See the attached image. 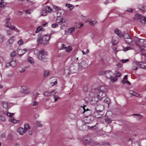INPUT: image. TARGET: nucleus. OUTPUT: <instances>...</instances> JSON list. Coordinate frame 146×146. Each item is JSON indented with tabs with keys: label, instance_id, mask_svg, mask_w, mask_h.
<instances>
[{
	"label": "nucleus",
	"instance_id": "11",
	"mask_svg": "<svg viewBox=\"0 0 146 146\" xmlns=\"http://www.w3.org/2000/svg\"><path fill=\"white\" fill-rule=\"evenodd\" d=\"M30 49H29L25 48L23 49H18V54L21 56L23 55L26 52H27L30 51Z\"/></svg>",
	"mask_w": 146,
	"mask_h": 146
},
{
	"label": "nucleus",
	"instance_id": "18",
	"mask_svg": "<svg viewBox=\"0 0 146 146\" xmlns=\"http://www.w3.org/2000/svg\"><path fill=\"white\" fill-rule=\"evenodd\" d=\"M17 132L20 135H22L25 133L26 132L23 128L20 127L17 130Z\"/></svg>",
	"mask_w": 146,
	"mask_h": 146
},
{
	"label": "nucleus",
	"instance_id": "42",
	"mask_svg": "<svg viewBox=\"0 0 146 146\" xmlns=\"http://www.w3.org/2000/svg\"><path fill=\"white\" fill-rule=\"evenodd\" d=\"M104 102L108 105L109 104L110 101L109 98H106L104 100Z\"/></svg>",
	"mask_w": 146,
	"mask_h": 146
},
{
	"label": "nucleus",
	"instance_id": "51",
	"mask_svg": "<svg viewBox=\"0 0 146 146\" xmlns=\"http://www.w3.org/2000/svg\"><path fill=\"white\" fill-rule=\"evenodd\" d=\"M95 143V142L94 141H92V139L91 141H90L88 143L89 145H90L92 146Z\"/></svg>",
	"mask_w": 146,
	"mask_h": 146
},
{
	"label": "nucleus",
	"instance_id": "4",
	"mask_svg": "<svg viewBox=\"0 0 146 146\" xmlns=\"http://www.w3.org/2000/svg\"><path fill=\"white\" fill-rule=\"evenodd\" d=\"M89 95L90 97L89 99L91 104H96L98 101L99 98L96 96L95 93L92 91L90 93Z\"/></svg>",
	"mask_w": 146,
	"mask_h": 146
},
{
	"label": "nucleus",
	"instance_id": "15",
	"mask_svg": "<svg viewBox=\"0 0 146 146\" xmlns=\"http://www.w3.org/2000/svg\"><path fill=\"white\" fill-rule=\"evenodd\" d=\"M21 92L23 94H27L29 92V88L27 86H24L21 88Z\"/></svg>",
	"mask_w": 146,
	"mask_h": 146
},
{
	"label": "nucleus",
	"instance_id": "48",
	"mask_svg": "<svg viewBox=\"0 0 146 146\" xmlns=\"http://www.w3.org/2000/svg\"><path fill=\"white\" fill-rule=\"evenodd\" d=\"M50 92L51 95H54L57 92L56 90H54Z\"/></svg>",
	"mask_w": 146,
	"mask_h": 146
},
{
	"label": "nucleus",
	"instance_id": "46",
	"mask_svg": "<svg viewBox=\"0 0 146 146\" xmlns=\"http://www.w3.org/2000/svg\"><path fill=\"white\" fill-rule=\"evenodd\" d=\"M38 95L39 94L37 93H36L35 94H34L33 97V99L35 100L36 98V96Z\"/></svg>",
	"mask_w": 146,
	"mask_h": 146
},
{
	"label": "nucleus",
	"instance_id": "8",
	"mask_svg": "<svg viewBox=\"0 0 146 146\" xmlns=\"http://www.w3.org/2000/svg\"><path fill=\"white\" fill-rule=\"evenodd\" d=\"M123 36L124 39L125 41L127 43L129 44L132 42V39L128 33H125L123 34Z\"/></svg>",
	"mask_w": 146,
	"mask_h": 146
},
{
	"label": "nucleus",
	"instance_id": "5",
	"mask_svg": "<svg viewBox=\"0 0 146 146\" xmlns=\"http://www.w3.org/2000/svg\"><path fill=\"white\" fill-rule=\"evenodd\" d=\"M137 44L141 48V51L142 52L143 49L142 48L143 47H146V40L144 39H138L136 42Z\"/></svg>",
	"mask_w": 146,
	"mask_h": 146
},
{
	"label": "nucleus",
	"instance_id": "61",
	"mask_svg": "<svg viewBox=\"0 0 146 146\" xmlns=\"http://www.w3.org/2000/svg\"><path fill=\"white\" fill-rule=\"evenodd\" d=\"M132 69L133 70H137L138 68L136 66H133L132 67Z\"/></svg>",
	"mask_w": 146,
	"mask_h": 146
},
{
	"label": "nucleus",
	"instance_id": "40",
	"mask_svg": "<svg viewBox=\"0 0 146 146\" xmlns=\"http://www.w3.org/2000/svg\"><path fill=\"white\" fill-rule=\"evenodd\" d=\"M4 38V36L0 34V43L2 42Z\"/></svg>",
	"mask_w": 146,
	"mask_h": 146
},
{
	"label": "nucleus",
	"instance_id": "10",
	"mask_svg": "<svg viewBox=\"0 0 146 146\" xmlns=\"http://www.w3.org/2000/svg\"><path fill=\"white\" fill-rule=\"evenodd\" d=\"M95 94L100 100H102L103 98L106 97V94L105 93L101 92H95Z\"/></svg>",
	"mask_w": 146,
	"mask_h": 146
},
{
	"label": "nucleus",
	"instance_id": "37",
	"mask_svg": "<svg viewBox=\"0 0 146 146\" xmlns=\"http://www.w3.org/2000/svg\"><path fill=\"white\" fill-rule=\"evenodd\" d=\"M109 79L110 80V81L112 82H113L116 81L117 80V78L116 77H115L112 78L111 77Z\"/></svg>",
	"mask_w": 146,
	"mask_h": 146
},
{
	"label": "nucleus",
	"instance_id": "29",
	"mask_svg": "<svg viewBox=\"0 0 146 146\" xmlns=\"http://www.w3.org/2000/svg\"><path fill=\"white\" fill-rule=\"evenodd\" d=\"M45 9L46 11L48 12H51L52 10L50 7L47 6L46 7Z\"/></svg>",
	"mask_w": 146,
	"mask_h": 146
},
{
	"label": "nucleus",
	"instance_id": "64",
	"mask_svg": "<svg viewBox=\"0 0 146 146\" xmlns=\"http://www.w3.org/2000/svg\"><path fill=\"white\" fill-rule=\"evenodd\" d=\"M23 14V12L21 11H18V15H21Z\"/></svg>",
	"mask_w": 146,
	"mask_h": 146
},
{
	"label": "nucleus",
	"instance_id": "59",
	"mask_svg": "<svg viewBox=\"0 0 146 146\" xmlns=\"http://www.w3.org/2000/svg\"><path fill=\"white\" fill-rule=\"evenodd\" d=\"M51 84L52 86H54L57 84V82L56 81H55L54 82H52L50 83Z\"/></svg>",
	"mask_w": 146,
	"mask_h": 146
},
{
	"label": "nucleus",
	"instance_id": "7",
	"mask_svg": "<svg viewBox=\"0 0 146 146\" xmlns=\"http://www.w3.org/2000/svg\"><path fill=\"white\" fill-rule=\"evenodd\" d=\"M104 113L102 112H100L99 111H98L96 110L91 114L92 115L88 116V117L90 119L91 116H92L96 118H99L101 117L103 115Z\"/></svg>",
	"mask_w": 146,
	"mask_h": 146
},
{
	"label": "nucleus",
	"instance_id": "1",
	"mask_svg": "<svg viewBox=\"0 0 146 146\" xmlns=\"http://www.w3.org/2000/svg\"><path fill=\"white\" fill-rule=\"evenodd\" d=\"M50 38V36L48 35H43L39 33L37 41L39 43L42 44L43 45H46L49 44V41Z\"/></svg>",
	"mask_w": 146,
	"mask_h": 146
},
{
	"label": "nucleus",
	"instance_id": "55",
	"mask_svg": "<svg viewBox=\"0 0 146 146\" xmlns=\"http://www.w3.org/2000/svg\"><path fill=\"white\" fill-rule=\"evenodd\" d=\"M6 114L7 116L11 117L13 115L14 113H11L8 112V113H7Z\"/></svg>",
	"mask_w": 146,
	"mask_h": 146
},
{
	"label": "nucleus",
	"instance_id": "52",
	"mask_svg": "<svg viewBox=\"0 0 146 146\" xmlns=\"http://www.w3.org/2000/svg\"><path fill=\"white\" fill-rule=\"evenodd\" d=\"M32 106H34L37 105L38 104V102L34 101L33 102V103L31 104Z\"/></svg>",
	"mask_w": 146,
	"mask_h": 146
},
{
	"label": "nucleus",
	"instance_id": "56",
	"mask_svg": "<svg viewBox=\"0 0 146 146\" xmlns=\"http://www.w3.org/2000/svg\"><path fill=\"white\" fill-rule=\"evenodd\" d=\"M7 35L10 36L11 35V31L9 30H7L6 32Z\"/></svg>",
	"mask_w": 146,
	"mask_h": 146
},
{
	"label": "nucleus",
	"instance_id": "26",
	"mask_svg": "<svg viewBox=\"0 0 146 146\" xmlns=\"http://www.w3.org/2000/svg\"><path fill=\"white\" fill-rule=\"evenodd\" d=\"M6 27H7L9 28L11 30H14L15 29V26L11 24L7 25Z\"/></svg>",
	"mask_w": 146,
	"mask_h": 146
},
{
	"label": "nucleus",
	"instance_id": "2",
	"mask_svg": "<svg viewBox=\"0 0 146 146\" xmlns=\"http://www.w3.org/2000/svg\"><path fill=\"white\" fill-rule=\"evenodd\" d=\"M47 55V52L44 49H42L39 52L38 58L42 61L46 62H47L46 56Z\"/></svg>",
	"mask_w": 146,
	"mask_h": 146
},
{
	"label": "nucleus",
	"instance_id": "58",
	"mask_svg": "<svg viewBox=\"0 0 146 146\" xmlns=\"http://www.w3.org/2000/svg\"><path fill=\"white\" fill-rule=\"evenodd\" d=\"M16 55V52L15 51L13 52L11 54V55L12 57H14Z\"/></svg>",
	"mask_w": 146,
	"mask_h": 146
},
{
	"label": "nucleus",
	"instance_id": "24",
	"mask_svg": "<svg viewBox=\"0 0 146 146\" xmlns=\"http://www.w3.org/2000/svg\"><path fill=\"white\" fill-rule=\"evenodd\" d=\"M87 22H88L90 25L92 26H94L97 23V22L96 20H94L93 21H92L91 20H88Z\"/></svg>",
	"mask_w": 146,
	"mask_h": 146
},
{
	"label": "nucleus",
	"instance_id": "50",
	"mask_svg": "<svg viewBox=\"0 0 146 146\" xmlns=\"http://www.w3.org/2000/svg\"><path fill=\"white\" fill-rule=\"evenodd\" d=\"M83 25V24H82L80 23H78L77 24V25H76V29H78V28H80L82 25Z\"/></svg>",
	"mask_w": 146,
	"mask_h": 146
},
{
	"label": "nucleus",
	"instance_id": "35",
	"mask_svg": "<svg viewBox=\"0 0 146 146\" xmlns=\"http://www.w3.org/2000/svg\"><path fill=\"white\" fill-rule=\"evenodd\" d=\"M75 28L72 27V28H70L68 29V31L70 33H72L75 31Z\"/></svg>",
	"mask_w": 146,
	"mask_h": 146
},
{
	"label": "nucleus",
	"instance_id": "22",
	"mask_svg": "<svg viewBox=\"0 0 146 146\" xmlns=\"http://www.w3.org/2000/svg\"><path fill=\"white\" fill-rule=\"evenodd\" d=\"M30 129V127L28 124L26 123L24 125V129L25 131L26 132L27 131L29 130Z\"/></svg>",
	"mask_w": 146,
	"mask_h": 146
},
{
	"label": "nucleus",
	"instance_id": "12",
	"mask_svg": "<svg viewBox=\"0 0 146 146\" xmlns=\"http://www.w3.org/2000/svg\"><path fill=\"white\" fill-rule=\"evenodd\" d=\"M104 72V74L107 78L110 79L112 76L113 73L110 71H107Z\"/></svg>",
	"mask_w": 146,
	"mask_h": 146
},
{
	"label": "nucleus",
	"instance_id": "21",
	"mask_svg": "<svg viewBox=\"0 0 146 146\" xmlns=\"http://www.w3.org/2000/svg\"><path fill=\"white\" fill-rule=\"evenodd\" d=\"M15 39V37L14 36H12L8 40V42L10 44H11L13 43Z\"/></svg>",
	"mask_w": 146,
	"mask_h": 146
},
{
	"label": "nucleus",
	"instance_id": "32",
	"mask_svg": "<svg viewBox=\"0 0 146 146\" xmlns=\"http://www.w3.org/2000/svg\"><path fill=\"white\" fill-rule=\"evenodd\" d=\"M24 42H23V41L22 39L19 40L18 42V44L19 46H21L22 45H23L24 44Z\"/></svg>",
	"mask_w": 146,
	"mask_h": 146
},
{
	"label": "nucleus",
	"instance_id": "30",
	"mask_svg": "<svg viewBox=\"0 0 146 146\" xmlns=\"http://www.w3.org/2000/svg\"><path fill=\"white\" fill-rule=\"evenodd\" d=\"M50 74V71L48 70H45L44 71V76L45 77H46L48 76H49Z\"/></svg>",
	"mask_w": 146,
	"mask_h": 146
},
{
	"label": "nucleus",
	"instance_id": "28",
	"mask_svg": "<svg viewBox=\"0 0 146 146\" xmlns=\"http://www.w3.org/2000/svg\"><path fill=\"white\" fill-rule=\"evenodd\" d=\"M43 29V30H44V29H43L42 27V26H40L39 27H38L36 31H35V33H38L39 31H42V30Z\"/></svg>",
	"mask_w": 146,
	"mask_h": 146
},
{
	"label": "nucleus",
	"instance_id": "3",
	"mask_svg": "<svg viewBox=\"0 0 146 146\" xmlns=\"http://www.w3.org/2000/svg\"><path fill=\"white\" fill-rule=\"evenodd\" d=\"M56 22L60 25L64 27L67 26L68 20L65 18H63L62 16H58L56 19Z\"/></svg>",
	"mask_w": 146,
	"mask_h": 146
},
{
	"label": "nucleus",
	"instance_id": "23",
	"mask_svg": "<svg viewBox=\"0 0 146 146\" xmlns=\"http://www.w3.org/2000/svg\"><path fill=\"white\" fill-rule=\"evenodd\" d=\"M18 1L19 2V3L25 2H26L30 4H31L33 3V2L31 1L30 0H18Z\"/></svg>",
	"mask_w": 146,
	"mask_h": 146
},
{
	"label": "nucleus",
	"instance_id": "43",
	"mask_svg": "<svg viewBox=\"0 0 146 146\" xmlns=\"http://www.w3.org/2000/svg\"><path fill=\"white\" fill-rule=\"evenodd\" d=\"M114 37H113L112 39V41L113 43V45H115L117 44L118 42V41L117 40H114L113 38Z\"/></svg>",
	"mask_w": 146,
	"mask_h": 146
},
{
	"label": "nucleus",
	"instance_id": "39",
	"mask_svg": "<svg viewBox=\"0 0 146 146\" xmlns=\"http://www.w3.org/2000/svg\"><path fill=\"white\" fill-rule=\"evenodd\" d=\"M50 92H44V95L45 96H51V94Z\"/></svg>",
	"mask_w": 146,
	"mask_h": 146
},
{
	"label": "nucleus",
	"instance_id": "60",
	"mask_svg": "<svg viewBox=\"0 0 146 146\" xmlns=\"http://www.w3.org/2000/svg\"><path fill=\"white\" fill-rule=\"evenodd\" d=\"M10 20V19L9 18H6L5 20L6 23V24L8 23H9V22Z\"/></svg>",
	"mask_w": 146,
	"mask_h": 146
},
{
	"label": "nucleus",
	"instance_id": "27",
	"mask_svg": "<svg viewBox=\"0 0 146 146\" xmlns=\"http://www.w3.org/2000/svg\"><path fill=\"white\" fill-rule=\"evenodd\" d=\"M11 66L12 67H15L17 65V63L15 61H12L10 62Z\"/></svg>",
	"mask_w": 146,
	"mask_h": 146
},
{
	"label": "nucleus",
	"instance_id": "45",
	"mask_svg": "<svg viewBox=\"0 0 146 146\" xmlns=\"http://www.w3.org/2000/svg\"><path fill=\"white\" fill-rule=\"evenodd\" d=\"M53 8L54 9H55L56 10H57V11H60L61 10L60 8V7H57V6H53Z\"/></svg>",
	"mask_w": 146,
	"mask_h": 146
},
{
	"label": "nucleus",
	"instance_id": "62",
	"mask_svg": "<svg viewBox=\"0 0 146 146\" xmlns=\"http://www.w3.org/2000/svg\"><path fill=\"white\" fill-rule=\"evenodd\" d=\"M126 11H127L129 12H132L133 11V10L132 9H128L126 10Z\"/></svg>",
	"mask_w": 146,
	"mask_h": 146
},
{
	"label": "nucleus",
	"instance_id": "63",
	"mask_svg": "<svg viewBox=\"0 0 146 146\" xmlns=\"http://www.w3.org/2000/svg\"><path fill=\"white\" fill-rule=\"evenodd\" d=\"M16 32L19 33L20 32V30L18 29L17 28H15V29L14 30Z\"/></svg>",
	"mask_w": 146,
	"mask_h": 146
},
{
	"label": "nucleus",
	"instance_id": "14",
	"mask_svg": "<svg viewBox=\"0 0 146 146\" xmlns=\"http://www.w3.org/2000/svg\"><path fill=\"white\" fill-rule=\"evenodd\" d=\"M137 66H139L140 68L146 70V63H143L141 62L136 63Z\"/></svg>",
	"mask_w": 146,
	"mask_h": 146
},
{
	"label": "nucleus",
	"instance_id": "41",
	"mask_svg": "<svg viewBox=\"0 0 146 146\" xmlns=\"http://www.w3.org/2000/svg\"><path fill=\"white\" fill-rule=\"evenodd\" d=\"M40 14L42 16H46V12L45 10H42L40 12Z\"/></svg>",
	"mask_w": 146,
	"mask_h": 146
},
{
	"label": "nucleus",
	"instance_id": "53",
	"mask_svg": "<svg viewBox=\"0 0 146 146\" xmlns=\"http://www.w3.org/2000/svg\"><path fill=\"white\" fill-rule=\"evenodd\" d=\"M129 61V60L128 59H122L121 60V62H122L123 63H125L126 62H128Z\"/></svg>",
	"mask_w": 146,
	"mask_h": 146
},
{
	"label": "nucleus",
	"instance_id": "16",
	"mask_svg": "<svg viewBox=\"0 0 146 146\" xmlns=\"http://www.w3.org/2000/svg\"><path fill=\"white\" fill-rule=\"evenodd\" d=\"M104 108V105L101 104L98 105L96 107V110L98 111H99L100 112H102Z\"/></svg>",
	"mask_w": 146,
	"mask_h": 146
},
{
	"label": "nucleus",
	"instance_id": "49",
	"mask_svg": "<svg viewBox=\"0 0 146 146\" xmlns=\"http://www.w3.org/2000/svg\"><path fill=\"white\" fill-rule=\"evenodd\" d=\"M54 101L55 102L57 101V100L59 99L60 98L58 96L56 95H54Z\"/></svg>",
	"mask_w": 146,
	"mask_h": 146
},
{
	"label": "nucleus",
	"instance_id": "38",
	"mask_svg": "<svg viewBox=\"0 0 146 146\" xmlns=\"http://www.w3.org/2000/svg\"><path fill=\"white\" fill-rule=\"evenodd\" d=\"M114 74L117 77H120L121 75V74L117 71H115L114 72Z\"/></svg>",
	"mask_w": 146,
	"mask_h": 146
},
{
	"label": "nucleus",
	"instance_id": "9",
	"mask_svg": "<svg viewBox=\"0 0 146 146\" xmlns=\"http://www.w3.org/2000/svg\"><path fill=\"white\" fill-rule=\"evenodd\" d=\"M92 91L95 93V92H101L106 93L107 91V89L104 86H101L96 89L95 90H92Z\"/></svg>",
	"mask_w": 146,
	"mask_h": 146
},
{
	"label": "nucleus",
	"instance_id": "57",
	"mask_svg": "<svg viewBox=\"0 0 146 146\" xmlns=\"http://www.w3.org/2000/svg\"><path fill=\"white\" fill-rule=\"evenodd\" d=\"M32 11L31 9H28L26 11V13L27 14H31V12Z\"/></svg>",
	"mask_w": 146,
	"mask_h": 146
},
{
	"label": "nucleus",
	"instance_id": "31",
	"mask_svg": "<svg viewBox=\"0 0 146 146\" xmlns=\"http://www.w3.org/2000/svg\"><path fill=\"white\" fill-rule=\"evenodd\" d=\"M28 61L32 64H34L35 63L34 60L31 57L29 58L28 59Z\"/></svg>",
	"mask_w": 146,
	"mask_h": 146
},
{
	"label": "nucleus",
	"instance_id": "47",
	"mask_svg": "<svg viewBox=\"0 0 146 146\" xmlns=\"http://www.w3.org/2000/svg\"><path fill=\"white\" fill-rule=\"evenodd\" d=\"M132 49V48L131 47H129V46H128V47H126L124 48V50L127 51V50H131Z\"/></svg>",
	"mask_w": 146,
	"mask_h": 146
},
{
	"label": "nucleus",
	"instance_id": "54",
	"mask_svg": "<svg viewBox=\"0 0 146 146\" xmlns=\"http://www.w3.org/2000/svg\"><path fill=\"white\" fill-rule=\"evenodd\" d=\"M58 26V25L57 23H54V24H52L51 25V27L52 28H55V27H57Z\"/></svg>",
	"mask_w": 146,
	"mask_h": 146
},
{
	"label": "nucleus",
	"instance_id": "13",
	"mask_svg": "<svg viewBox=\"0 0 146 146\" xmlns=\"http://www.w3.org/2000/svg\"><path fill=\"white\" fill-rule=\"evenodd\" d=\"M129 93L131 95V97H132L133 96H135L137 97H142V95L137 93L132 90H130L129 92Z\"/></svg>",
	"mask_w": 146,
	"mask_h": 146
},
{
	"label": "nucleus",
	"instance_id": "25",
	"mask_svg": "<svg viewBox=\"0 0 146 146\" xmlns=\"http://www.w3.org/2000/svg\"><path fill=\"white\" fill-rule=\"evenodd\" d=\"M64 49L66 51L70 52L72 50V48L70 46H68L67 47H65Z\"/></svg>",
	"mask_w": 146,
	"mask_h": 146
},
{
	"label": "nucleus",
	"instance_id": "34",
	"mask_svg": "<svg viewBox=\"0 0 146 146\" xmlns=\"http://www.w3.org/2000/svg\"><path fill=\"white\" fill-rule=\"evenodd\" d=\"M105 120V121L106 122H107L108 123H111L112 121L111 119L108 117H106Z\"/></svg>",
	"mask_w": 146,
	"mask_h": 146
},
{
	"label": "nucleus",
	"instance_id": "20",
	"mask_svg": "<svg viewBox=\"0 0 146 146\" xmlns=\"http://www.w3.org/2000/svg\"><path fill=\"white\" fill-rule=\"evenodd\" d=\"M115 33L119 38H121L122 37V36L121 32L119 29H116L115 31Z\"/></svg>",
	"mask_w": 146,
	"mask_h": 146
},
{
	"label": "nucleus",
	"instance_id": "6",
	"mask_svg": "<svg viewBox=\"0 0 146 146\" xmlns=\"http://www.w3.org/2000/svg\"><path fill=\"white\" fill-rule=\"evenodd\" d=\"M134 21L135 20H139L140 22L143 24L145 25L146 22V18L140 15L136 14L135 15V17L133 18Z\"/></svg>",
	"mask_w": 146,
	"mask_h": 146
},
{
	"label": "nucleus",
	"instance_id": "36",
	"mask_svg": "<svg viewBox=\"0 0 146 146\" xmlns=\"http://www.w3.org/2000/svg\"><path fill=\"white\" fill-rule=\"evenodd\" d=\"M9 121L10 122L14 123H16L18 122V121H17L13 118H11L10 119Z\"/></svg>",
	"mask_w": 146,
	"mask_h": 146
},
{
	"label": "nucleus",
	"instance_id": "19",
	"mask_svg": "<svg viewBox=\"0 0 146 146\" xmlns=\"http://www.w3.org/2000/svg\"><path fill=\"white\" fill-rule=\"evenodd\" d=\"M11 104L10 103L8 104L7 102H4L3 103V107L5 109L10 108L11 106Z\"/></svg>",
	"mask_w": 146,
	"mask_h": 146
},
{
	"label": "nucleus",
	"instance_id": "44",
	"mask_svg": "<svg viewBox=\"0 0 146 146\" xmlns=\"http://www.w3.org/2000/svg\"><path fill=\"white\" fill-rule=\"evenodd\" d=\"M6 4L4 2H1L0 3V7H3L5 6Z\"/></svg>",
	"mask_w": 146,
	"mask_h": 146
},
{
	"label": "nucleus",
	"instance_id": "33",
	"mask_svg": "<svg viewBox=\"0 0 146 146\" xmlns=\"http://www.w3.org/2000/svg\"><path fill=\"white\" fill-rule=\"evenodd\" d=\"M66 6L67 7L70 9V10H72L74 8V6L70 4L68 5L67 4H66Z\"/></svg>",
	"mask_w": 146,
	"mask_h": 146
},
{
	"label": "nucleus",
	"instance_id": "17",
	"mask_svg": "<svg viewBox=\"0 0 146 146\" xmlns=\"http://www.w3.org/2000/svg\"><path fill=\"white\" fill-rule=\"evenodd\" d=\"M84 142L88 143L89 142L91 141L92 139H91L88 135H87L84 137L82 139Z\"/></svg>",
	"mask_w": 146,
	"mask_h": 146
}]
</instances>
